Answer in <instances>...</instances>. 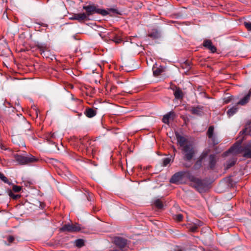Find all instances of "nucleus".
<instances>
[{
    "mask_svg": "<svg viewBox=\"0 0 251 251\" xmlns=\"http://www.w3.org/2000/svg\"><path fill=\"white\" fill-rule=\"evenodd\" d=\"M186 178L190 181V186L199 192L202 193L206 190L207 186L203 181L195 177L189 171H180L175 173L171 178L170 182L175 184L183 183Z\"/></svg>",
    "mask_w": 251,
    "mask_h": 251,
    "instance_id": "obj_1",
    "label": "nucleus"
},
{
    "mask_svg": "<svg viewBox=\"0 0 251 251\" xmlns=\"http://www.w3.org/2000/svg\"><path fill=\"white\" fill-rule=\"evenodd\" d=\"M83 9L85 10L86 11V13H84V15H85L86 16L85 18H84L85 21L89 20V17L95 13L99 14L102 16L107 15L109 13L108 11L104 9L99 8L97 5H96L93 3L83 6Z\"/></svg>",
    "mask_w": 251,
    "mask_h": 251,
    "instance_id": "obj_2",
    "label": "nucleus"
},
{
    "mask_svg": "<svg viewBox=\"0 0 251 251\" xmlns=\"http://www.w3.org/2000/svg\"><path fill=\"white\" fill-rule=\"evenodd\" d=\"M14 156L15 160L20 164L22 165L27 164L37 161V159L31 154L25 156L18 154H15L14 155Z\"/></svg>",
    "mask_w": 251,
    "mask_h": 251,
    "instance_id": "obj_3",
    "label": "nucleus"
},
{
    "mask_svg": "<svg viewBox=\"0 0 251 251\" xmlns=\"http://www.w3.org/2000/svg\"><path fill=\"white\" fill-rule=\"evenodd\" d=\"M182 150L184 154V160L189 161L192 159L195 153V151L191 145H189L184 146Z\"/></svg>",
    "mask_w": 251,
    "mask_h": 251,
    "instance_id": "obj_4",
    "label": "nucleus"
},
{
    "mask_svg": "<svg viewBox=\"0 0 251 251\" xmlns=\"http://www.w3.org/2000/svg\"><path fill=\"white\" fill-rule=\"evenodd\" d=\"M60 230L62 231H68L70 232H77L81 230V227L78 224H66L63 226Z\"/></svg>",
    "mask_w": 251,
    "mask_h": 251,
    "instance_id": "obj_5",
    "label": "nucleus"
},
{
    "mask_svg": "<svg viewBox=\"0 0 251 251\" xmlns=\"http://www.w3.org/2000/svg\"><path fill=\"white\" fill-rule=\"evenodd\" d=\"M113 242L122 251H123V249L127 245V240L122 237H117L114 238Z\"/></svg>",
    "mask_w": 251,
    "mask_h": 251,
    "instance_id": "obj_6",
    "label": "nucleus"
},
{
    "mask_svg": "<svg viewBox=\"0 0 251 251\" xmlns=\"http://www.w3.org/2000/svg\"><path fill=\"white\" fill-rule=\"evenodd\" d=\"M214 126H209L207 132V135L208 137L211 139L213 144L216 145L219 143V141L216 136L214 134Z\"/></svg>",
    "mask_w": 251,
    "mask_h": 251,
    "instance_id": "obj_7",
    "label": "nucleus"
},
{
    "mask_svg": "<svg viewBox=\"0 0 251 251\" xmlns=\"http://www.w3.org/2000/svg\"><path fill=\"white\" fill-rule=\"evenodd\" d=\"M176 140L177 141V143L179 144V146L181 147H182V148L184 147V146H185L187 145L188 141L187 138L185 137L180 135L179 133H176Z\"/></svg>",
    "mask_w": 251,
    "mask_h": 251,
    "instance_id": "obj_8",
    "label": "nucleus"
},
{
    "mask_svg": "<svg viewBox=\"0 0 251 251\" xmlns=\"http://www.w3.org/2000/svg\"><path fill=\"white\" fill-rule=\"evenodd\" d=\"M86 16L84 13H80L74 14L72 17H70V19L72 20H77L79 22L81 23L85 21L84 18Z\"/></svg>",
    "mask_w": 251,
    "mask_h": 251,
    "instance_id": "obj_9",
    "label": "nucleus"
},
{
    "mask_svg": "<svg viewBox=\"0 0 251 251\" xmlns=\"http://www.w3.org/2000/svg\"><path fill=\"white\" fill-rule=\"evenodd\" d=\"M242 151L244 152V157L248 158H251V145H248L244 147Z\"/></svg>",
    "mask_w": 251,
    "mask_h": 251,
    "instance_id": "obj_10",
    "label": "nucleus"
},
{
    "mask_svg": "<svg viewBox=\"0 0 251 251\" xmlns=\"http://www.w3.org/2000/svg\"><path fill=\"white\" fill-rule=\"evenodd\" d=\"M209 167L210 169H213L216 163V159L215 155L211 154L209 158Z\"/></svg>",
    "mask_w": 251,
    "mask_h": 251,
    "instance_id": "obj_11",
    "label": "nucleus"
},
{
    "mask_svg": "<svg viewBox=\"0 0 251 251\" xmlns=\"http://www.w3.org/2000/svg\"><path fill=\"white\" fill-rule=\"evenodd\" d=\"M174 94L176 99H181L183 97V92L179 88L176 87Z\"/></svg>",
    "mask_w": 251,
    "mask_h": 251,
    "instance_id": "obj_12",
    "label": "nucleus"
},
{
    "mask_svg": "<svg viewBox=\"0 0 251 251\" xmlns=\"http://www.w3.org/2000/svg\"><path fill=\"white\" fill-rule=\"evenodd\" d=\"M251 95V91H249V93L245 96L242 99H241L239 102L238 104L245 105L249 101Z\"/></svg>",
    "mask_w": 251,
    "mask_h": 251,
    "instance_id": "obj_13",
    "label": "nucleus"
},
{
    "mask_svg": "<svg viewBox=\"0 0 251 251\" xmlns=\"http://www.w3.org/2000/svg\"><path fill=\"white\" fill-rule=\"evenodd\" d=\"M88 118H92L96 115V111L92 108H87L84 112Z\"/></svg>",
    "mask_w": 251,
    "mask_h": 251,
    "instance_id": "obj_14",
    "label": "nucleus"
},
{
    "mask_svg": "<svg viewBox=\"0 0 251 251\" xmlns=\"http://www.w3.org/2000/svg\"><path fill=\"white\" fill-rule=\"evenodd\" d=\"M174 116V113L173 112H169V113L166 114L164 116L162 121L163 123L165 124H169V120L171 118L173 119Z\"/></svg>",
    "mask_w": 251,
    "mask_h": 251,
    "instance_id": "obj_15",
    "label": "nucleus"
},
{
    "mask_svg": "<svg viewBox=\"0 0 251 251\" xmlns=\"http://www.w3.org/2000/svg\"><path fill=\"white\" fill-rule=\"evenodd\" d=\"M80 144L84 146L86 149H88L89 146L90 145L91 143V141H89V139L87 137L83 138V139H80L79 140Z\"/></svg>",
    "mask_w": 251,
    "mask_h": 251,
    "instance_id": "obj_16",
    "label": "nucleus"
},
{
    "mask_svg": "<svg viewBox=\"0 0 251 251\" xmlns=\"http://www.w3.org/2000/svg\"><path fill=\"white\" fill-rule=\"evenodd\" d=\"M164 69L162 67H153V74L155 76H158L163 72Z\"/></svg>",
    "mask_w": 251,
    "mask_h": 251,
    "instance_id": "obj_17",
    "label": "nucleus"
},
{
    "mask_svg": "<svg viewBox=\"0 0 251 251\" xmlns=\"http://www.w3.org/2000/svg\"><path fill=\"white\" fill-rule=\"evenodd\" d=\"M237 108L234 106L227 111V114L229 116H231L233 115L237 112Z\"/></svg>",
    "mask_w": 251,
    "mask_h": 251,
    "instance_id": "obj_18",
    "label": "nucleus"
},
{
    "mask_svg": "<svg viewBox=\"0 0 251 251\" xmlns=\"http://www.w3.org/2000/svg\"><path fill=\"white\" fill-rule=\"evenodd\" d=\"M155 206L158 209H162L163 207V204L160 200H156L154 201Z\"/></svg>",
    "mask_w": 251,
    "mask_h": 251,
    "instance_id": "obj_19",
    "label": "nucleus"
},
{
    "mask_svg": "<svg viewBox=\"0 0 251 251\" xmlns=\"http://www.w3.org/2000/svg\"><path fill=\"white\" fill-rule=\"evenodd\" d=\"M75 244L76 246L78 247H81L84 245V241L82 239H77L75 241Z\"/></svg>",
    "mask_w": 251,
    "mask_h": 251,
    "instance_id": "obj_20",
    "label": "nucleus"
},
{
    "mask_svg": "<svg viewBox=\"0 0 251 251\" xmlns=\"http://www.w3.org/2000/svg\"><path fill=\"white\" fill-rule=\"evenodd\" d=\"M174 218L177 222H180L182 220L183 216L181 214H176L174 216Z\"/></svg>",
    "mask_w": 251,
    "mask_h": 251,
    "instance_id": "obj_21",
    "label": "nucleus"
},
{
    "mask_svg": "<svg viewBox=\"0 0 251 251\" xmlns=\"http://www.w3.org/2000/svg\"><path fill=\"white\" fill-rule=\"evenodd\" d=\"M8 195L11 198H12L14 200H16L20 197L19 195L14 194L11 190L9 191Z\"/></svg>",
    "mask_w": 251,
    "mask_h": 251,
    "instance_id": "obj_22",
    "label": "nucleus"
},
{
    "mask_svg": "<svg viewBox=\"0 0 251 251\" xmlns=\"http://www.w3.org/2000/svg\"><path fill=\"white\" fill-rule=\"evenodd\" d=\"M238 152L237 148L236 147H232L226 153V154H228L229 153H232L233 154H236Z\"/></svg>",
    "mask_w": 251,
    "mask_h": 251,
    "instance_id": "obj_23",
    "label": "nucleus"
},
{
    "mask_svg": "<svg viewBox=\"0 0 251 251\" xmlns=\"http://www.w3.org/2000/svg\"><path fill=\"white\" fill-rule=\"evenodd\" d=\"M211 44L212 42L210 40H206L203 42V45L204 47L208 49Z\"/></svg>",
    "mask_w": 251,
    "mask_h": 251,
    "instance_id": "obj_24",
    "label": "nucleus"
},
{
    "mask_svg": "<svg viewBox=\"0 0 251 251\" xmlns=\"http://www.w3.org/2000/svg\"><path fill=\"white\" fill-rule=\"evenodd\" d=\"M235 162L236 160L234 159L227 162V168H229L233 166L235 164Z\"/></svg>",
    "mask_w": 251,
    "mask_h": 251,
    "instance_id": "obj_25",
    "label": "nucleus"
},
{
    "mask_svg": "<svg viewBox=\"0 0 251 251\" xmlns=\"http://www.w3.org/2000/svg\"><path fill=\"white\" fill-rule=\"evenodd\" d=\"M22 189V187L20 186L17 185H13L12 190L15 192H20Z\"/></svg>",
    "mask_w": 251,
    "mask_h": 251,
    "instance_id": "obj_26",
    "label": "nucleus"
},
{
    "mask_svg": "<svg viewBox=\"0 0 251 251\" xmlns=\"http://www.w3.org/2000/svg\"><path fill=\"white\" fill-rule=\"evenodd\" d=\"M0 178L5 183H9L8 179L2 174L0 173Z\"/></svg>",
    "mask_w": 251,
    "mask_h": 251,
    "instance_id": "obj_27",
    "label": "nucleus"
},
{
    "mask_svg": "<svg viewBox=\"0 0 251 251\" xmlns=\"http://www.w3.org/2000/svg\"><path fill=\"white\" fill-rule=\"evenodd\" d=\"M38 47L41 53H43L47 49L46 46L42 45H39Z\"/></svg>",
    "mask_w": 251,
    "mask_h": 251,
    "instance_id": "obj_28",
    "label": "nucleus"
},
{
    "mask_svg": "<svg viewBox=\"0 0 251 251\" xmlns=\"http://www.w3.org/2000/svg\"><path fill=\"white\" fill-rule=\"evenodd\" d=\"M111 40L116 44H119L122 41L121 38L117 36L114 37L113 39H111Z\"/></svg>",
    "mask_w": 251,
    "mask_h": 251,
    "instance_id": "obj_29",
    "label": "nucleus"
},
{
    "mask_svg": "<svg viewBox=\"0 0 251 251\" xmlns=\"http://www.w3.org/2000/svg\"><path fill=\"white\" fill-rule=\"evenodd\" d=\"M171 159L169 158H165L163 159V164L164 166H166L170 163Z\"/></svg>",
    "mask_w": 251,
    "mask_h": 251,
    "instance_id": "obj_30",
    "label": "nucleus"
},
{
    "mask_svg": "<svg viewBox=\"0 0 251 251\" xmlns=\"http://www.w3.org/2000/svg\"><path fill=\"white\" fill-rule=\"evenodd\" d=\"M198 226L196 225V224H194V225L190 227V230L192 231V232H196L197 231V229L198 228Z\"/></svg>",
    "mask_w": 251,
    "mask_h": 251,
    "instance_id": "obj_31",
    "label": "nucleus"
},
{
    "mask_svg": "<svg viewBox=\"0 0 251 251\" xmlns=\"http://www.w3.org/2000/svg\"><path fill=\"white\" fill-rule=\"evenodd\" d=\"M244 25L245 27L250 31H251V22H245Z\"/></svg>",
    "mask_w": 251,
    "mask_h": 251,
    "instance_id": "obj_32",
    "label": "nucleus"
},
{
    "mask_svg": "<svg viewBox=\"0 0 251 251\" xmlns=\"http://www.w3.org/2000/svg\"><path fill=\"white\" fill-rule=\"evenodd\" d=\"M208 49L210 50L212 52H215L216 51V48L212 45V43L211 44L210 46L209 47Z\"/></svg>",
    "mask_w": 251,
    "mask_h": 251,
    "instance_id": "obj_33",
    "label": "nucleus"
},
{
    "mask_svg": "<svg viewBox=\"0 0 251 251\" xmlns=\"http://www.w3.org/2000/svg\"><path fill=\"white\" fill-rule=\"evenodd\" d=\"M7 240L9 243H11L13 242V241L14 240V238L13 236H9L7 238Z\"/></svg>",
    "mask_w": 251,
    "mask_h": 251,
    "instance_id": "obj_34",
    "label": "nucleus"
},
{
    "mask_svg": "<svg viewBox=\"0 0 251 251\" xmlns=\"http://www.w3.org/2000/svg\"><path fill=\"white\" fill-rule=\"evenodd\" d=\"M201 160H198L196 163V164L195 165V167L196 168H199L201 166Z\"/></svg>",
    "mask_w": 251,
    "mask_h": 251,
    "instance_id": "obj_35",
    "label": "nucleus"
},
{
    "mask_svg": "<svg viewBox=\"0 0 251 251\" xmlns=\"http://www.w3.org/2000/svg\"><path fill=\"white\" fill-rule=\"evenodd\" d=\"M55 137V135L54 133H50L49 134L48 138H49L50 139L51 138H54Z\"/></svg>",
    "mask_w": 251,
    "mask_h": 251,
    "instance_id": "obj_36",
    "label": "nucleus"
},
{
    "mask_svg": "<svg viewBox=\"0 0 251 251\" xmlns=\"http://www.w3.org/2000/svg\"><path fill=\"white\" fill-rule=\"evenodd\" d=\"M195 224H196V225L198 226V227L201 226L202 225V223L201 222H198L197 223H195Z\"/></svg>",
    "mask_w": 251,
    "mask_h": 251,
    "instance_id": "obj_37",
    "label": "nucleus"
},
{
    "mask_svg": "<svg viewBox=\"0 0 251 251\" xmlns=\"http://www.w3.org/2000/svg\"><path fill=\"white\" fill-rule=\"evenodd\" d=\"M198 111V110L196 108H193V109L192 110V112L194 114L197 113Z\"/></svg>",
    "mask_w": 251,
    "mask_h": 251,
    "instance_id": "obj_38",
    "label": "nucleus"
},
{
    "mask_svg": "<svg viewBox=\"0 0 251 251\" xmlns=\"http://www.w3.org/2000/svg\"><path fill=\"white\" fill-rule=\"evenodd\" d=\"M109 10L112 11H113L114 12H116V9H109Z\"/></svg>",
    "mask_w": 251,
    "mask_h": 251,
    "instance_id": "obj_39",
    "label": "nucleus"
},
{
    "mask_svg": "<svg viewBox=\"0 0 251 251\" xmlns=\"http://www.w3.org/2000/svg\"><path fill=\"white\" fill-rule=\"evenodd\" d=\"M228 101H229V100H226V101H225L226 103H227V102H228Z\"/></svg>",
    "mask_w": 251,
    "mask_h": 251,
    "instance_id": "obj_40",
    "label": "nucleus"
},
{
    "mask_svg": "<svg viewBox=\"0 0 251 251\" xmlns=\"http://www.w3.org/2000/svg\"><path fill=\"white\" fill-rule=\"evenodd\" d=\"M185 166H186V167H189V166H186V165H185Z\"/></svg>",
    "mask_w": 251,
    "mask_h": 251,
    "instance_id": "obj_41",
    "label": "nucleus"
},
{
    "mask_svg": "<svg viewBox=\"0 0 251 251\" xmlns=\"http://www.w3.org/2000/svg\"><path fill=\"white\" fill-rule=\"evenodd\" d=\"M178 251H182V250H179Z\"/></svg>",
    "mask_w": 251,
    "mask_h": 251,
    "instance_id": "obj_42",
    "label": "nucleus"
}]
</instances>
